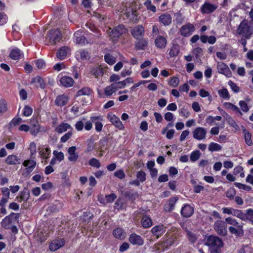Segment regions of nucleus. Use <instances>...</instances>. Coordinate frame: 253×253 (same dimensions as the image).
<instances>
[{"label":"nucleus","instance_id":"nucleus-57","mask_svg":"<svg viewBox=\"0 0 253 253\" xmlns=\"http://www.w3.org/2000/svg\"><path fill=\"white\" fill-rule=\"evenodd\" d=\"M228 85L230 86L231 89L235 93H238L240 91V88L237 85L234 83L233 81L230 80L228 82Z\"/></svg>","mask_w":253,"mask_h":253},{"label":"nucleus","instance_id":"nucleus-23","mask_svg":"<svg viewBox=\"0 0 253 253\" xmlns=\"http://www.w3.org/2000/svg\"><path fill=\"white\" fill-rule=\"evenodd\" d=\"M30 197V192L27 189H24V190L20 192L19 195L16 197V199L18 202L22 201H27Z\"/></svg>","mask_w":253,"mask_h":253},{"label":"nucleus","instance_id":"nucleus-27","mask_svg":"<svg viewBox=\"0 0 253 253\" xmlns=\"http://www.w3.org/2000/svg\"><path fill=\"white\" fill-rule=\"evenodd\" d=\"M185 232L186 236L190 242L194 243L197 240L199 235L195 231L185 228Z\"/></svg>","mask_w":253,"mask_h":253},{"label":"nucleus","instance_id":"nucleus-63","mask_svg":"<svg viewBox=\"0 0 253 253\" xmlns=\"http://www.w3.org/2000/svg\"><path fill=\"white\" fill-rule=\"evenodd\" d=\"M7 111V104L5 100H0V114Z\"/></svg>","mask_w":253,"mask_h":253},{"label":"nucleus","instance_id":"nucleus-62","mask_svg":"<svg viewBox=\"0 0 253 253\" xmlns=\"http://www.w3.org/2000/svg\"><path fill=\"white\" fill-rule=\"evenodd\" d=\"M225 221L227 224L231 225V226H234L240 224L235 219L230 217L226 218Z\"/></svg>","mask_w":253,"mask_h":253},{"label":"nucleus","instance_id":"nucleus-56","mask_svg":"<svg viewBox=\"0 0 253 253\" xmlns=\"http://www.w3.org/2000/svg\"><path fill=\"white\" fill-rule=\"evenodd\" d=\"M29 130L32 135H36L40 131V125L30 126Z\"/></svg>","mask_w":253,"mask_h":253},{"label":"nucleus","instance_id":"nucleus-46","mask_svg":"<svg viewBox=\"0 0 253 253\" xmlns=\"http://www.w3.org/2000/svg\"><path fill=\"white\" fill-rule=\"evenodd\" d=\"M201 153L199 150H195L191 152L190 156L191 161L194 162L197 161L200 157Z\"/></svg>","mask_w":253,"mask_h":253},{"label":"nucleus","instance_id":"nucleus-12","mask_svg":"<svg viewBox=\"0 0 253 253\" xmlns=\"http://www.w3.org/2000/svg\"><path fill=\"white\" fill-rule=\"evenodd\" d=\"M90 120L94 124L96 131L97 132L101 131L103 128V124L101 122L103 120L102 117L101 116H92L90 117Z\"/></svg>","mask_w":253,"mask_h":253},{"label":"nucleus","instance_id":"nucleus-36","mask_svg":"<svg viewBox=\"0 0 253 253\" xmlns=\"http://www.w3.org/2000/svg\"><path fill=\"white\" fill-rule=\"evenodd\" d=\"M244 217L243 221L249 220L253 223V210L250 209L246 210V212L244 213Z\"/></svg>","mask_w":253,"mask_h":253},{"label":"nucleus","instance_id":"nucleus-44","mask_svg":"<svg viewBox=\"0 0 253 253\" xmlns=\"http://www.w3.org/2000/svg\"><path fill=\"white\" fill-rule=\"evenodd\" d=\"M104 60L109 65H113L116 61V58L109 53L104 55Z\"/></svg>","mask_w":253,"mask_h":253},{"label":"nucleus","instance_id":"nucleus-35","mask_svg":"<svg viewBox=\"0 0 253 253\" xmlns=\"http://www.w3.org/2000/svg\"><path fill=\"white\" fill-rule=\"evenodd\" d=\"M223 106L227 109L231 110L236 113H238L242 115V113L239 108L237 106L232 104L231 103L225 102L224 103Z\"/></svg>","mask_w":253,"mask_h":253},{"label":"nucleus","instance_id":"nucleus-38","mask_svg":"<svg viewBox=\"0 0 253 253\" xmlns=\"http://www.w3.org/2000/svg\"><path fill=\"white\" fill-rule=\"evenodd\" d=\"M218 93L221 98L226 100H229L230 96L228 90L225 88H223L218 91Z\"/></svg>","mask_w":253,"mask_h":253},{"label":"nucleus","instance_id":"nucleus-54","mask_svg":"<svg viewBox=\"0 0 253 253\" xmlns=\"http://www.w3.org/2000/svg\"><path fill=\"white\" fill-rule=\"evenodd\" d=\"M234 185L239 189H243L245 191H249L252 189L251 186L240 183L235 182Z\"/></svg>","mask_w":253,"mask_h":253},{"label":"nucleus","instance_id":"nucleus-13","mask_svg":"<svg viewBox=\"0 0 253 253\" xmlns=\"http://www.w3.org/2000/svg\"><path fill=\"white\" fill-rule=\"evenodd\" d=\"M65 245V240L64 239H59L52 241L50 244L49 248L51 251H55Z\"/></svg>","mask_w":253,"mask_h":253},{"label":"nucleus","instance_id":"nucleus-7","mask_svg":"<svg viewBox=\"0 0 253 253\" xmlns=\"http://www.w3.org/2000/svg\"><path fill=\"white\" fill-rule=\"evenodd\" d=\"M217 69L219 74H223L227 78H230L232 74L228 66L222 62H217Z\"/></svg>","mask_w":253,"mask_h":253},{"label":"nucleus","instance_id":"nucleus-25","mask_svg":"<svg viewBox=\"0 0 253 253\" xmlns=\"http://www.w3.org/2000/svg\"><path fill=\"white\" fill-rule=\"evenodd\" d=\"M129 241L133 245L141 246L144 243L143 239L139 235L135 234H132L129 237Z\"/></svg>","mask_w":253,"mask_h":253},{"label":"nucleus","instance_id":"nucleus-33","mask_svg":"<svg viewBox=\"0 0 253 253\" xmlns=\"http://www.w3.org/2000/svg\"><path fill=\"white\" fill-rule=\"evenodd\" d=\"M91 74L95 78H97L100 76H102L104 73V70L101 66L93 67L91 71Z\"/></svg>","mask_w":253,"mask_h":253},{"label":"nucleus","instance_id":"nucleus-50","mask_svg":"<svg viewBox=\"0 0 253 253\" xmlns=\"http://www.w3.org/2000/svg\"><path fill=\"white\" fill-rule=\"evenodd\" d=\"M144 4L148 10L154 12L156 11V7L155 5L152 4L151 0H146L144 2Z\"/></svg>","mask_w":253,"mask_h":253},{"label":"nucleus","instance_id":"nucleus-8","mask_svg":"<svg viewBox=\"0 0 253 253\" xmlns=\"http://www.w3.org/2000/svg\"><path fill=\"white\" fill-rule=\"evenodd\" d=\"M193 137L196 140H201L206 138L207 130L205 128L197 127L193 131Z\"/></svg>","mask_w":253,"mask_h":253},{"label":"nucleus","instance_id":"nucleus-59","mask_svg":"<svg viewBox=\"0 0 253 253\" xmlns=\"http://www.w3.org/2000/svg\"><path fill=\"white\" fill-rule=\"evenodd\" d=\"M72 135V130L69 131L67 133H65L60 139V141L62 143H65L67 141Z\"/></svg>","mask_w":253,"mask_h":253},{"label":"nucleus","instance_id":"nucleus-49","mask_svg":"<svg viewBox=\"0 0 253 253\" xmlns=\"http://www.w3.org/2000/svg\"><path fill=\"white\" fill-rule=\"evenodd\" d=\"M88 164L90 166L96 168H99L101 167L99 161L94 158L90 159L88 162Z\"/></svg>","mask_w":253,"mask_h":253},{"label":"nucleus","instance_id":"nucleus-1","mask_svg":"<svg viewBox=\"0 0 253 253\" xmlns=\"http://www.w3.org/2000/svg\"><path fill=\"white\" fill-rule=\"evenodd\" d=\"M223 244L222 240L215 236H210L206 240V245L209 247L211 253H219Z\"/></svg>","mask_w":253,"mask_h":253},{"label":"nucleus","instance_id":"nucleus-28","mask_svg":"<svg viewBox=\"0 0 253 253\" xmlns=\"http://www.w3.org/2000/svg\"><path fill=\"white\" fill-rule=\"evenodd\" d=\"M69 49L67 46H63L60 48L57 52L56 56L60 60H63L65 59L67 55Z\"/></svg>","mask_w":253,"mask_h":253},{"label":"nucleus","instance_id":"nucleus-17","mask_svg":"<svg viewBox=\"0 0 253 253\" xmlns=\"http://www.w3.org/2000/svg\"><path fill=\"white\" fill-rule=\"evenodd\" d=\"M151 231L155 236L159 238L165 232L166 228L163 225L160 224L153 227Z\"/></svg>","mask_w":253,"mask_h":253},{"label":"nucleus","instance_id":"nucleus-11","mask_svg":"<svg viewBox=\"0 0 253 253\" xmlns=\"http://www.w3.org/2000/svg\"><path fill=\"white\" fill-rule=\"evenodd\" d=\"M144 28L142 26L138 25L132 29L131 33L134 38L138 39L144 36Z\"/></svg>","mask_w":253,"mask_h":253},{"label":"nucleus","instance_id":"nucleus-26","mask_svg":"<svg viewBox=\"0 0 253 253\" xmlns=\"http://www.w3.org/2000/svg\"><path fill=\"white\" fill-rule=\"evenodd\" d=\"M23 55L22 52L19 48H14L11 50L9 56L13 60H19Z\"/></svg>","mask_w":253,"mask_h":253},{"label":"nucleus","instance_id":"nucleus-6","mask_svg":"<svg viewBox=\"0 0 253 253\" xmlns=\"http://www.w3.org/2000/svg\"><path fill=\"white\" fill-rule=\"evenodd\" d=\"M214 229L220 235L225 236L227 233L226 223L222 220H217L214 224Z\"/></svg>","mask_w":253,"mask_h":253},{"label":"nucleus","instance_id":"nucleus-45","mask_svg":"<svg viewBox=\"0 0 253 253\" xmlns=\"http://www.w3.org/2000/svg\"><path fill=\"white\" fill-rule=\"evenodd\" d=\"M244 134V138L246 142V143L248 146H251L253 144V142L251 139V134L249 131H247L246 129L243 130Z\"/></svg>","mask_w":253,"mask_h":253},{"label":"nucleus","instance_id":"nucleus-29","mask_svg":"<svg viewBox=\"0 0 253 253\" xmlns=\"http://www.w3.org/2000/svg\"><path fill=\"white\" fill-rule=\"evenodd\" d=\"M117 196L114 193L106 195L105 198H99V201L101 203L104 204L112 203L116 199Z\"/></svg>","mask_w":253,"mask_h":253},{"label":"nucleus","instance_id":"nucleus-41","mask_svg":"<svg viewBox=\"0 0 253 253\" xmlns=\"http://www.w3.org/2000/svg\"><path fill=\"white\" fill-rule=\"evenodd\" d=\"M31 83H38L39 86L42 89H44L45 87V84L44 83L43 80L39 76L33 78Z\"/></svg>","mask_w":253,"mask_h":253},{"label":"nucleus","instance_id":"nucleus-55","mask_svg":"<svg viewBox=\"0 0 253 253\" xmlns=\"http://www.w3.org/2000/svg\"><path fill=\"white\" fill-rule=\"evenodd\" d=\"M136 177L140 182H143L146 180V173L143 171H139L137 173Z\"/></svg>","mask_w":253,"mask_h":253},{"label":"nucleus","instance_id":"nucleus-10","mask_svg":"<svg viewBox=\"0 0 253 253\" xmlns=\"http://www.w3.org/2000/svg\"><path fill=\"white\" fill-rule=\"evenodd\" d=\"M195 30V27L194 25L190 23H188L185 25H183L180 29L181 35L187 37L191 35Z\"/></svg>","mask_w":253,"mask_h":253},{"label":"nucleus","instance_id":"nucleus-64","mask_svg":"<svg viewBox=\"0 0 253 253\" xmlns=\"http://www.w3.org/2000/svg\"><path fill=\"white\" fill-rule=\"evenodd\" d=\"M239 105L243 112H247L249 110L248 104L245 101H240L239 103Z\"/></svg>","mask_w":253,"mask_h":253},{"label":"nucleus","instance_id":"nucleus-5","mask_svg":"<svg viewBox=\"0 0 253 253\" xmlns=\"http://www.w3.org/2000/svg\"><path fill=\"white\" fill-rule=\"evenodd\" d=\"M20 214L18 213L12 212L9 215L6 216L2 220L1 225L4 229H8L10 228V224L12 222L13 219L16 220L19 218Z\"/></svg>","mask_w":253,"mask_h":253},{"label":"nucleus","instance_id":"nucleus-39","mask_svg":"<svg viewBox=\"0 0 253 253\" xmlns=\"http://www.w3.org/2000/svg\"><path fill=\"white\" fill-rule=\"evenodd\" d=\"M115 85L114 83L110 84L109 86H107L104 90L105 94L107 96H110L113 93L116 91Z\"/></svg>","mask_w":253,"mask_h":253},{"label":"nucleus","instance_id":"nucleus-19","mask_svg":"<svg viewBox=\"0 0 253 253\" xmlns=\"http://www.w3.org/2000/svg\"><path fill=\"white\" fill-rule=\"evenodd\" d=\"M217 6L212 3L205 2L201 7V11L204 13H210L214 11Z\"/></svg>","mask_w":253,"mask_h":253},{"label":"nucleus","instance_id":"nucleus-42","mask_svg":"<svg viewBox=\"0 0 253 253\" xmlns=\"http://www.w3.org/2000/svg\"><path fill=\"white\" fill-rule=\"evenodd\" d=\"M221 149V145L215 142H211L209 145V150L211 152L219 151Z\"/></svg>","mask_w":253,"mask_h":253},{"label":"nucleus","instance_id":"nucleus-2","mask_svg":"<svg viewBox=\"0 0 253 253\" xmlns=\"http://www.w3.org/2000/svg\"><path fill=\"white\" fill-rule=\"evenodd\" d=\"M238 33L246 39H250L253 34V27L246 20L242 21L238 28Z\"/></svg>","mask_w":253,"mask_h":253},{"label":"nucleus","instance_id":"nucleus-43","mask_svg":"<svg viewBox=\"0 0 253 253\" xmlns=\"http://www.w3.org/2000/svg\"><path fill=\"white\" fill-rule=\"evenodd\" d=\"M91 93V90L89 87H84L79 90L77 92L76 96H80L82 95H89Z\"/></svg>","mask_w":253,"mask_h":253},{"label":"nucleus","instance_id":"nucleus-22","mask_svg":"<svg viewBox=\"0 0 253 253\" xmlns=\"http://www.w3.org/2000/svg\"><path fill=\"white\" fill-rule=\"evenodd\" d=\"M68 100L69 98L64 94L58 95L56 98L55 104L57 106L62 107L67 104Z\"/></svg>","mask_w":253,"mask_h":253},{"label":"nucleus","instance_id":"nucleus-31","mask_svg":"<svg viewBox=\"0 0 253 253\" xmlns=\"http://www.w3.org/2000/svg\"><path fill=\"white\" fill-rule=\"evenodd\" d=\"M159 21L164 25H169L171 23L172 18L170 15L168 13L161 15L159 18Z\"/></svg>","mask_w":253,"mask_h":253},{"label":"nucleus","instance_id":"nucleus-48","mask_svg":"<svg viewBox=\"0 0 253 253\" xmlns=\"http://www.w3.org/2000/svg\"><path fill=\"white\" fill-rule=\"evenodd\" d=\"M179 52V47L177 45H173L169 50V54L171 57H174Z\"/></svg>","mask_w":253,"mask_h":253},{"label":"nucleus","instance_id":"nucleus-4","mask_svg":"<svg viewBox=\"0 0 253 253\" xmlns=\"http://www.w3.org/2000/svg\"><path fill=\"white\" fill-rule=\"evenodd\" d=\"M126 29L124 25H120L115 27L113 30L109 28L107 33L111 38H118L124 33H125Z\"/></svg>","mask_w":253,"mask_h":253},{"label":"nucleus","instance_id":"nucleus-61","mask_svg":"<svg viewBox=\"0 0 253 253\" xmlns=\"http://www.w3.org/2000/svg\"><path fill=\"white\" fill-rule=\"evenodd\" d=\"M179 112L180 115L184 117L185 118H188L190 115L189 111L185 108H181L179 109Z\"/></svg>","mask_w":253,"mask_h":253},{"label":"nucleus","instance_id":"nucleus-34","mask_svg":"<svg viewBox=\"0 0 253 253\" xmlns=\"http://www.w3.org/2000/svg\"><path fill=\"white\" fill-rule=\"evenodd\" d=\"M113 235L114 237L117 239H123L125 238L126 233L124 232L122 229L117 228L113 231Z\"/></svg>","mask_w":253,"mask_h":253},{"label":"nucleus","instance_id":"nucleus-18","mask_svg":"<svg viewBox=\"0 0 253 253\" xmlns=\"http://www.w3.org/2000/svg\"><path fill=\"white\" fill-rule=\"evenodd\" d=\"M59 81L60 84L65 87H71L74 84V81L73 78L69 76H65L62 77Z\"/></svg>","mask_w":253,"mask_h":253},{"label":"nucleus","instance_id":"nucleus-52","mask_svg":"<svg viewBox=\"0 0 253 253\" xmlns=\"http://www.w3.org/2000/svg\"><path fill=\"white\" fill-rule=\"evenodd\" d=\"M51 153V151L49 148H46L44 150H42L40 152V154L43 159H47L49 158V155Z\"/></svg>","mask_w":253,"mask_h":253},{"label":"nucleus","instance_id":"nucleus-24","mask_svg":"<svg viewBox=\"0 0 253 253\" xmlns=\"http://www.w3.org/2000/svg\"><path fill=\"white\" fill-rule=\"evenodd\" d=\"M68 129L73 130V128L71 126L66 123H62L55 128L56 132L58 133H62L66 131Z\"/></svg>","mask_w":253,"mask_h":253},{"label":"nucleus","instance_id":"nucleus-47","mask_svg":"<svg viewBox=\"0 0 253 253\" xmlns=\"http://www.w3.org/2000/svg\"><path fill=\"white\" fill-rule=\"evenodd\" d=\"M147 42L145 39H142L139 41L135 44V47L137 49H143L147 45Z\"/></svg>","mask_w":253,"mask_h":253},{"label":"nucleus","instance_id":"nucleus-60","mask_svg":"<svg viewBox=\"0 0 253 253\" xmlns=\"http://www.w3.org/2000/svg\"><path fill=\"white\" fill-rule=\"evenodd\" d=\"M179 83V79L177 77H172L169 81V84L172 87H176Z\"/></svg>","mask_w":253,"mask_h":253},{"label":"nucleus","instance_id":"nucleus-20","mask_svg":"<svg viewBox=\"0 0 253 253\" xmlns=\"http://www.w3.org/2000/svg\"><path fill=\"white\" fill-rule=\"evenodd\" d=\"M194 209L192 207L188 204H185L182 208L181 214L183 217H188L193 213Z\"/></svg>","mask_w":253,"mask_h":253},{"label":"nucleus","instance_id":"nucleus-16","mask_svg":"<svg viewBox=\"0 0 253 253\" xmlns=\"http://www.w3.org/2000/svg\"><path fill=\"white\" fill-rule=\"evenodd\" d=\"M76 147L75 146H72L68 148V153L69 156L68 159L70 162L75 163L77 161L79 158V155L76 152Z\"/></svg>","mask_w":253,"mask_h":253},{"label":"nucleus","instance_id":"nucleus-37","mask_svg":"<svg viewBox=\"0 0 253 253\" xmlns=\"http://www.w3.org/2000/svg\"><path fill=\"white\" fill-rule=\"evenodd\" d=\"M141 224L144 228H147L151 226L152 222L149 217L144 216L141 219Z\"/></svg>","mask_w":253,"mask_h":253},{"label":"nucleus","instance_id":"nucleus-30","mask_svg":"<svg viewBox=\"0 0 253 253\" xmlns=\"http://www.w3.org/2000/svg\"><path fill=\"white\" fill-rule=\"evenodd\" d=\"M177 198L176 197H173L169 200V202L166 204L164 206V210L166 211H170L173 210L174 208L175 204L177 201Z\"/></svg>","mask_w":253,"mask_h":253},{"label":"nucleus","instance_id":"nucleus-32","mask_svg":"<svg viewBox=\"0 0 253 253\" xmlns=\"http://www.w3.org/2000/svg\"><path fill=\"white\" fill-rule=\"evenodd\" d=\"M20 159L15 155H9L5 160V163L7 165H14L20 164Z\"/></svg>","mask_w":253,"mask_h":253},{"label":"nucleus","instance_id":"nucleus-58","mask_svg":"<svg viewBox=\"0 0 253 253\" xmlns=\"http://www.w3.org/2000/svg\"><path fill=\"white\" fill-rule=\"evenodd\" d=\"M53 154L54 155L56 160L59 161H61L64 159V154L62 152H58L57 151L55 150L53 151Z\"/></svg>","mask_w":253,"mask_h":253},{"label":"nucleus","instance_id":"nucleus-40","mask_svg":"<svg viewBox=\"0 0 253 253\" xmlns=\"http://www.w3.org/2000/svg\"><path fill=\"white\" fill-rule=\"evenodd\" d=\"M77 55L80 56L82 60H87L89 59V54L87 50L80 49L77 52Z\"/></svg>","mask_w":253,"mask_h":253},{"label":"nucleus","instance_id":"nucleus-9","mask_svg":"<svg viewBox=\"0 0 253 253\" xmlns=\"http://www.w3.org/2000/svg\"><path fill=\"white\" fill-rule=\"evenodd\" d=\"M37 163L35 161L32 160H25L23 163V165L26 167L24 170V173L27 175H29L31 172L35 168Z\"/></svg>","mask_w":253,"mask_h":253},{"label":"nucleus","instance_id":"nucleus-53","mask_svg":"<svg viewBox=\"0 0 253 253\" xmlns=\"http://www.w3.org/2000/svg\"><path fill=\"white\" fill-rule=\"evenodd\" d=\"M33 113V109L28 105L25 106L23 109V115L26 117L30 116Z\"/></svg>","mask_w":253,"mask_h":253},{"label":"nucleus","instance_id":"nucleus-15","mask_svg":"<svg viewBox=\"0 0 253 253\" xmlns=\"http://www.w3.org/2000/svg\"><path fill=\"white\" fill-rule=\"evenodd\" d=\"M74 39L77 44H85L87 43L85 37L82 34V32L80 31H78L75 33Z\"/></svg>","mask_w":253,"mask_h":253},{"label":"nucleus","instance_id":"nucleus-3","mask_svg":"<svg viewBox=\"0 0 253 253\" xmlns=\"http://www.w3.org/2000/svg\"><path fill=\"white\" fill-rule=\"evenodd\" d=\"M47 39L51 44H55L59 42L62 39L61 32L58 29L51 30L48 32L46 35Z\"/></svg>","mask_w":253,"mask_h":253},{"label":"nucleus","instance_id":"nucleus-21","mask_svg":"<svg viewBox=\"0 0 253 253\" xmlns=\"http://www.w3.org/2000/svg\"><path fill=\"white\" fill-rule=\"evenodd\" d=\"M155 44L159 48H164L167 44V40L165 37L159 35L155 40Z\"/></svg>","mask_w":253,"mask_h":253},{"label":"nucleus","instance_id":"nucleus-51","mask_svg":"<svg viewBox=\"0 0 253 253\" xmlns=\"http://www.w3.org/2000/svg\"><path fill=\"white\" fill-rule=\"evenodd\" d=\"M232 215L236 216L243 220L244 219V213L241 210L233 209Z\"/></svg>","mask_w":253,"mask_h":253},{"label":"nucleus","instance_id":"nucleus-14","mask_svg":"<svg viewBox=\"0 0 253 253\" xmlns=\"http://www.w3.org/2000/svg\"><path fill=\"white\" fill-rule=\"evenodd\" d=\"M229 231L230 233L236 236H241L244 234L243 227L241 224L234 226H230L229 227Z\"/></svg>","mask_w":253,"mask_h":253}]
</instances>
